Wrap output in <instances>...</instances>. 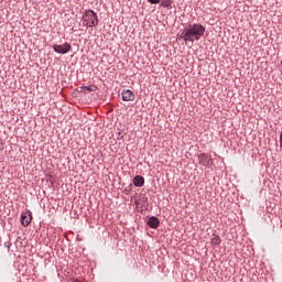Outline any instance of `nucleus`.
<instances>
[{
  "instance_id": "f257e3e1",
  "label": "nucleus",
  "mask_w": 282,
  "mask_h": 282,
  "mask_svg": "<svg viewBox=\"0 0 282 282\" xmlns=\"http://www.w3.org/2000/svg\"><path fill=\"white\" fill-rule=\"evenodd\" d=\"M206 33V28L202 24H189L188 29H185L181 33V39L185 43H195V41H199L202 36Z\"/></svg>"
},
{
  "instance_id": "f03ea898",
  "label": "nucleus",
  "mask_w": 282,
  "mask_h": 282,
  "mask_svg": "<svg viewBox=\"0 0 282 282\" xmlns=\"http://www.w3.org/2000/svg\"><path fill=\"white\" fill-rule=\"evenodd\" d=\"M83 21L88 28H96L98 25V15L94 10H88L84 13Z\"/></svg>"
},
{
  "instance_id": "7ed1b4c3",
  "label": "nucleus",
  "mask_w": 282,
  "mask_h": 282,
  "mask_svg": "<svg viewBox=\"0 0 282 282\" xmlns=\"http://www.w3.org/2000/svg\"><path fill=\"white\" fill-rule=\"evenodd\" d=\"M53 50L56 54H67L72 50V44L67 42L64 44H54Z\"/></svg>"
},
{
  "instance_id": "20e7f679",
  "label": "nucleus",
  "mask_w": 282,
  "mask_h": 282,
  "mask_svg": "<svg viewBox=\"0 0 282 282\" xmlns=\"http://www.w3.org/2000/svg\"><path fill=\"white\" fill-rule=\"evenodd\" d=\"M32 224V212L28 210L21 214V225L28 228V225Z\"/></svg>"
},
{
  "instance_id": "39448f33",
  "label": "nucleus",
  "mask_w": 282,
  "mask_h": 282,
  "mask_svg": "<svg viewBox=\"0 0 282 282\" xmlns=\"http://www.w3.org/2000/svg\"><path fill=\"white\" fill-rule=\"evenodd\" d=\"M198 160L202 166H210V162H213V158L206 153L199 154Z\"/></svg>"
},
{
  "instance_id": "423d86ee",
  "label": "nucleus",
  "mask_w": 282,
  "mask_h": 282,
  "mask_svg": "<svg viewBox=\"0 0 282 282\" xmlns=\"http://www.w3.org/2000/svg\"><path fill=\"white\" fill-rule=\"evenodd\" d=\"M121 96L124 102H131L135 100V95H133V91H131L130 89L123 90L121 93Z\"/></svg>"
},
{
  "instance_id": "0eeeda50",
  "label": "nucleus",
  "mask_w": 282,
  "mask_h": 282,
  "mask_svg": "<svg viewBox=\"0 0 282 282\" xmlns=\"http://www.w3.org/2000/svg\"><path fill=\"white\" fill-rule=\"evenodd\" d=\"M147 225L149 226V228H159L160 227V218L152 216L148 219Z\"/></svg>"
},
{
  "instance_id": "6e6552de",
  "label": "nucleus",
  "mask_w": 282,
  "mask_h": 282,
  "mask_svg": "<svg viewBox=\"0 0 282 282\" xmlns=\"http://www.w3.org/2000/svg\"><path fill=\"white\" fill-rule=\"evenodd\" d=\"M132 182L134 186L141 188V186H144V176L137 175L133 177Z\"/></svg>"
},
{
  "instance_id": "1a4fd4ad",
  "label": "nucleus",
  "mask_w": 282,
  "mask_h": 282,
  "mask_svg": "<svg viewBox=\"0 0 282 282\" xmlns=\"http://www.w3.org/2000/svg\"><path fill=\"white\" fill-rule=\"evenodd\" d=\"M98 86L96 85H89V86H83L82 91H97Z\"/></svg>"
},
{
  "instance_id": "9d476101",
  "label": "nucleus",
  "mask_w": 282,
  "mask_h": 282,
  "mask_svg": "<svg viewBox=\"0 0 282 282\" xmlns=\"http://www.w3.org/2000/svg\"><path fill=\"white\" fill-rule=\"evenodd\" d=\"M212 243L214 246H220L221 245V238L214 234L213 237H212Z\"/></svg>"
},
{
  "instance_id": "9b49d317",
  "label": "nucleus",
  "mask_w": 282,
  "mask_h": 282,
  "mask_svg": "<svg viewBox=\"0 0 282 282\" xmlns=\"http://www.w3.org/2000/svg\"><path fill=\"white\" fill-rule=\"evenodd\" d=\"M161 6H162V8H171V6H173V1L172 0H162Z\"/></svg>"
},
{
  "instance_id": "f8f14e48",
  "label": "nucleus",
  "mask_w": 282,
  "mask_h": 282,
  "mask_svg": "<svg viewBox=\"0 0 282 282\" xmlns=\"http://www.w3.org/2000/svg\"><path fill=\"white\" fill-rule=\"evenodd\" d=\"M131 191H133V184H129L127 187H124L123 193L124 195H129Z\"/></svg>"
},
{
  "instance_id": "ddd939ff",
  "label": "nucleus",
  "mask_w": 282,
  "mask_h": 282,
  "mask_svg": "<svg viewBox=\"0 0 282 282\" xmlns=\"http://www.w3.org/2000/svg\"><path fill=\"white\" fill-rule=\"evenodd\" d=\"M149 3H151L152 6H158V3H160V0H148Z\"/></svg>"
}]
</instances>
